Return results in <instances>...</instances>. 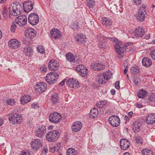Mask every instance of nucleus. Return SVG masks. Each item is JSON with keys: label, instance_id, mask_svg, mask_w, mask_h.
<instances>
[{"label": "nucleus", "instance_id": "nucleus-63", "mask_svg": "<svg viewBox=\"0 0 155 155\" xmlns=\"http://www.w3.org/2000/svg\"><path fill=\"white\" fill-rule=\"evenodd\" d=\"M107 38L111 41H115V38Z\"/></svg>", "mask_w": 155, "mask_h": 155}, {"label": "nucleus", "instance_id": "nucleus-42", "mask_svg": "<svg viewBox=\"0 0 155 155\" xmlns=\"http://www.w3.org/2000/svg\"><path fill=\"white\" fill-rule=\"evenodd\" d=\"M6 103L9 105H13L16 103V101L14 99L9 98L7 100Z\"/></svg>", "mask_w": 155, "mask_h": 155}, {"label": "nucleus", "instance_id": "nucleus-57", "mask_svg": "<svg viewBox=\"0 0 155 155\" xmlns=\"http://www.w3.org/2000/svg\"><path fill=\"white\" fill-rule=\"evenodd\" d=\"M47 68L45 66H43L40 68V70L42 72H45L47 71Z\"/></svg>", "mask_w": 155, "mask_h": 155}, {"label": "nucleus", "instance_id": "nucleus-7", "mask_svg": "<svg viewBox=\"0 0 155 155\" xmlns=\"http://www.w3.org/2000/svg\"><path fill=\"white\" fill-rule=\"evenodd\" d=\"M108 79V76L105 73L99 74L96 78V81L100 84H104Z\"/></svg>", "mask_w": 155, "mask_h": 155}, {"label": "nucleus", "instance_id": "nucleus-46", "mask_svg": "<svg viewBox=\"0 0 155 155\" xmlns=\"http://www.w3.org/2000/svg\"><path fill=\"white\" fill-rule=\"evenodd\" d=\"M71 26L72 28L74 30L78 29L79 27V23L78 22L74 23Z\"/></svg>", "mask_w": 155, "mask_h": 155}, {"label": "nucleus", "instance_id": "nucleus-11", "mask_svg": "<svg viewBox=\"0 0 155 155\" xmlns=\"http://www.w3.org/2000/svg\"><path fill=\"white\" fill-rule=\"evenodd\" d=\"M9 47L14 49L18 48L21 46V42L15 39L10 40L8 42Z\"/></svg>", "mask_w": 155, "mask_h": 155}, {"label": "nucleus", "instance_id": "nucleus-20", "mask_svg": "<svg viewBox=\"0 0 155 155\" xmlns=\"http://www.w3.org/2000/svg\"><path fill=\"white\" fill-rule=\"evenodd\" d=\"M82 126V124L79 121H77L74 122L71 126L72 130L75 132H77L80 131Z\"/></svg>", "mask_w": 155, "mask_h": 155}, {"label": "nucleus", "instance_id": "nucleus-3", "mask_svg": "<svg viewBox=\"0 0 155 155\" xmlns=\"http://www.w3.org/2000/svg\"><path fill=\"white\" fill-rule=\"evenodd\" d=\"M21 118V116H19L18 111L15 110L9 116V120L11 123L15 124L21 123L22 120Z\"/></svg>", "mask_w": 155, "mask_h": 155}, {"label": "nucleus", "instance_id": "nucleus-24", "mask_svg": "<svg viewBox=\"0 0 155 155\" xmlns=\"http://www.w3.org/2000/svg\"><path fill=\"white\" fill-rule=\"evenodd\" d=\"M75 39L79 43L83 44L86 41V38L83 34H77L75 36Z\"/></svg>", "mask_w": 155, "mask_h": 155}, {"label": "nucleus", "instance_id": "nucleus-34", "mask_svg": "<svg viewBox=\"0 0 155 155\" xmlns=\"http://www.w3.org/2000/svg\"><path fill=\"white\" fill-rule=\"evenodd\" d=\"M107 104V101L106 100H103L99 101L96 104L98 108H103L105 107Z\"/></svg>", "mask_w": 155, "mask_h": 155}, {"label": "nucleus", "instance_id": "nucleus-8", "mask_svg": "<svg viewBox=\"0 0 155 155\" xmlns=\"http://www.w3.org/2000/svg\"><path fill=\"white\" fill-rule=\"evenodd\" d=\"M59 66V62L56 60L52 59L48 63V67L49 70L55 71H57Z\"/></svg>", "mask_w": 155, "mask_h": 155}, {"label": "nucleus", "instance_id": "nucleus-9", "mask_svg": "<svg viewBox=\"0 0 155 155\" xmlns=\"http://www.w3.org/2000/svg\"><path fill=\"white\" fill-rule=\"evenodd\" d=\"M28 21L32 25H35L39 21V17L35 13H32L29 15L28 18Z\"/></svg>", "mask_w": 155, "mask_h": 155}, {"label": "nucleus", "instance_id": "nucleus-4", "mask_svg": "<svg viewBox=\"0 0 155 155\" xmlns=\"http://www.w3.org/2000/svg\"><path fill=\"white\" fill-rule=\"evenodd\" d=\"M146 13L145 5H143L140 6L138 9V12L136 14L137 20L140 22L143 21Z\"/></svg>", "mask_w": 155, "mask_h": 155}, {"label": "nucleus", "instance_id": "nucleus-12", "mask_svg": "<svg viewBox=\"0 0 155 155\" xmlns=\"http://www.w3.org/2000/svg\"><path fill=\"white\" fill-rule=\"evenodd\" d=\"M27 17L25 15H21L17 17L15 20V22L21 27L24 26L27 23Z\"/></svg>", "mask_w": 155, "mask_h": 155}, {"label": "nucleus", "instance_id": "nucleus-17", "mask_svg": "<svg viewBox=\"0 0 155 155\" xmlns=\"http://www.w3.org/2000/svg\"><path fill=\"white\" fill-rule=\"evenodd\" d=\"M46 132V129L45 126H41L37 128L35 130V135L38 137H43Z\"/></svg>", "mask_w": 155, "mask_h": 155}, {"label": "nucleus", "instance_id": "nucleus-54", "mask_svg": "<svg viewBox=\"0 0 155 155\" xmlns=\"http://www.w3.org/2000/svg\"><path fill=\"white\" fill-rule=\"evenodd\" d=\"M134 4L137 5H140L141 3V0H132Z\"/></svg>", "mask_w": 155, "mask_h": 155}, {"label": "nucleus", "instance_id": "nucleus-49", "mask_svg": "<svg viewBox=\"0 0 155 155\" xmlns=\"http://www.w3.org/2000/svg\"><path fill=\"white\" fill-rule=\"evenodd\" d=\"M135 140L138 143H140V144L142 143V138L140 136H138L136 137Z\"/></svg>", "mask_w": 155, "mask_h": 155}, {"label": "nucleus", "instance_id": "nucleus-5", "mask_svg": "<svg viewBox=\"0 0 155 155\" xmlns=\"http://www.w3.org/2000/svg\"><path fill=\"white\" fill-rule=\"evenodd\" d=\"M59 75L57 73L51 72L47 74L45 77V80L47 83L52 84L55 83L58 79Z\"/></svg>", "mask_w": 155, "mask_h": 155}, {"label": "nucleus", "instance_id": "nucleus-33", "mask_svg": "<svg viewBox=\"0 0 155 155\" xmlns=\"http://www.w3.org/2000/svg\"><path fill=\"white\" fill-rule=\"evenodd\" d=\"M133 130L134 132L136 133L139 132L141 125L137 122H135L133 124Z\"/></svg>", "mask_w": 155, "mask_h": 155}, {"label": "nucleus", "instance_id": "nucleus-6", "mask_svg": "<svg viewBox=\"0 0 155 155\" xmlns=\"http://www.w3.org/2000/svg\"><path fill=\"white\" fill-rule=\"evenodd\" d=\"M61 114L57 112H54L50 114L49 117L50 121L52 123L56 124L59 123L61 119Z\"/></svg>", "mask_w": 155, "mask_h": 155}, {"label": "nucleus", "instance_id": "nucleus-30", "mask_svg": "<svg viewBox=\"0 0 155 155\" xmlns=\"http://www.w3.org/2000/svg\"><path fill=\"white\" fill-rule=\"evenodd\" d=\"M98 114V111L95 108L91 109L90 111V117L92 118L96 117Z\"/></svg>", "mask_w": 155, "mask_h": 155}, {"label": "nucleus", "instance_id": "nucleus-52", "mask_svg": "<svg viewBox=\"0 0 155 155\" xmlns=\"http://www.w3.org/2000/svg\"><path fill=\"white\" fill-rule=\"evenodd\" d=\"M49 151L51 153H54L55 151V147L54 146H49Z\"/></svg>", "mask_w": 155, "mask_h": 155}, {"label": "nucleus", "instance_id": "nucleus-59", "mask_svg": "<svg viewBox=\"0 0 155 155\" xmlns=\"http://www.w3.org/2000/svg\"><path fill=\"white\" fill-rule=\"evenodd\" d=\"M48 150L47 148H44L43 149V153L46 154L48 152Z\"/></svg>", "mask_w": 155, "mask_h": 155}, {"label": "nucleus", "instance_id": "nucleus-32", "mask_svg": "<svg viewBox=\"0 0 155 155\" xmlns=\"http://www.w3.org/2000/svg\"><path fill=\"white\" fill-rule=\"evenodd\" d=\"M66 58L69 62H74L75 61L74 56L72 53H69L66 54Z\"/></svg>", "mask_w": 155, "mask_h": 155}, {"label": "nucleus", "instance_id": "nucleus-61", "mask_svg": "<svg viewBox=\"0 0 155 155\" xmlns=\"http://www.w3.org/2000/svg\"><path fill=\"white\" fill-rule=\"evenodd\" d=\"M130 43H127L125 44V45L124 46V47L126 49V47H127L128 46H129L130 44Z\"/></svg>", "mask_w": 155, "mask_h": 155}, {"label": "nucleus", "instance_id": "nucleus-27", "mask_svg": "<svg viewBox=\"0 0 155 155\" xmlns=\"http://www.w3.org/2000/svg\"><path fill=\"white\" fill-rule=\"evenodd\" d=\"M101 22L104 25L107 27L112 25V21L108 18L104 17L102 18Z\"/></svg>", "mask_w": 155, "mask_h": 155}, {"label": "nucleus", "instance_id": "nucleus-16", "mask_svg": "<svg viewBox=\"0 0 155 155\" xmlns=\"http://www.w3.org/2000/svg\"><path fill=\"white\" fill-rule=\"evenodd\" d=\"M66 84L70 88L76 89L79 87L78 81L73 78L69 79L67 81Z\"/></svg>", "mask_w": 155, "mask_h": 155}, {"label": "nucleus", "instance_id": "nucleus-23", "mask_svg": "<svg viewBox=\"0 0 155 155\" xmlns=\"http://www.w3.org/2000/svg\"><path fill=\"white\" fill-rule=\"evenodd\" d=\"M145 33L144 29L141 27L138 28L134 31V35L137 38L141 37Z\"/></svg>", "mask_w": 155, "mask_h": 155}, {"label": "nucleus", "instance_id": "nucleus-19", "mask_svg": "<svg viewBox=\"0 0 155 155\" xmlns=\"http://www.w3.org/2000/svg\"><path fill=\"white\" fill-rule=\"evenodd\" d=\"M130 144L129 140L127 139L122 138L120 141V146L122 149L125 150L129 147Z\"/></svg>", "mask_w": 155, "mask_h": 155}, {"label": "nucleus", "instance_id": "nucleus-45", "mask_svg": "<svg viewBox=\"0 0 155 155\" xmlns=\"http://www.w3.org/2000/svg\"><path fill=\"white\" fill-rule=\"evenodd\" d=\"M38 51L41 53H44L45 50L42 46H39L37 48Z\"/></svg>", "mask_w": 155, "mask_h": 155}, {"label": "nucleus", "instance_id": "nucleus-48", "mask_svg": "<svg viewBox=\"0 0 155 155\" xmlns=\"http://www.w3.org/2000/svg\"><path fill=\"white\" fill-rule=\"evenodd\" d=\"M149 99L150 101L155 102V95L153 94H151L149 95Z\"/></svg>", "mask_w": 155, "mask_h": 155}, {"label": "nucleus", "instance_id": "nucleus-64", "mask_svg": "<svg viewBox=\"0 0 155 155\" xmlns=\"http://www.w3.org/2000/svg\"><path fill=\"white\" fill-rule=\"evenodd\" d=\"M133 114V113L132 111L129 112L128 113V115L129 117H131L132 116Z\"/></svg>", "mask_w": 155, "mask_h": 155}, {"label": "nucleus", "instance_id": "nucleus-10", "mask_svg": "<svg viewBox=\"0 0 155 155\" xmlns=\"http://www.w3.org/2000/svg\"><path fill=\"white\" fill-rule=\"evenodd\" d=\"M108 121L111 125L114 127L118 126L120 123L119 118L115 115L111 116L109 118Z\"/></svg>", "mask_w": 155, "mask_h": 155}, {"label": "nucleus", "instance_id": "nucleus-60", "mask_svg": "<svg viewBox=\"0 0 155 155\" xmlns=\"http://www.w3.org/2000/svg\"><path fill=\"white\" fill-rule=\"evenodd\" d=\"M4 123L3 119L2 118H0V126H2Z\"/></svg>", "mask_w": 155, "mask_h": 155}, {"label": "nucleus", "instance_id": "nucleus-22", "mask_svg": "<svg viewBox=\"0 0 155 155\" xmlns=\"http://www.w3.org/2000/svg\"><path fill=\"white\" fill-rule=\"evenodd\" d=\"M50 34L52 38L56 39L59 38L60 36V31L58 29L54 28H52L50 31Z\"/></svg>", "mask_w": 155, "mask_h": 155}, {"label": "nucleus", "instance_id": "nucleus-51", "mask_svg": "<svg viewBox=\"0 0 155 155\" xmlns=\"http://www.w3.org/2000/svg\"><path fill=\"white\" fill-rule=\"evenodd\" d=\"M133 81L134 83L136 84L137 85L139 83V82L140 81V79L139 78L137 77H135L133 79Z\"/></svg>", "mask_w": 155, "mask_h": 155}, {"label": "nucleus", "instance_id": "nucleus-13", "mask_svg": "<svg viewBox=\"0 0 155 155\" xmlns=\"http://www.w3.org/2000/svg\"><path fill=\"white\" fill-rule=\"evenodd\" d=\"M114 48L116 52L120 54V56H118L119 58H120L121 54H123L126 51V49L124 47V45H121V42H120L117 43L114 45Z\"/></svg>", "mask_w": 155, "mask_h": 155}, {"label": "nucleus", "instance_id": "nucleus-43", "mask_svg": "<svg viewBox=\"0 0 155 155\" xmlns=\"http://www.w3.org/2000/svg\"><path fill=\"white\" fill-rule=\"evenodd\" d=\"M33 4L29 5L24 8V11L26 12H28L33 8Z\"/></svg>", "mask_w": 155, "mask_h": 155}, {"label": "nucleus", "instance_id": "nucleus-26", "mask_svg": "<svg viewBox=\"0 0 155 155\" xmlns=\"http://www.w3.org/2000/svg\"><path fill=\"white\" fill-rule=\"evenodd\" d=\"M92 66V68L95 70L100 71L105 68L104 65L103 63H94Z\"/></svg>", "mask_w": 155, "mask_h": 155}, {"label": "nucleus", "instance_id": "nucleus-1", "mask_svg": "<svg viewBox=\"0 0 155 155\" xmlns=\"http://www.w3.org/2000/svg\"><path fill=\"white\" fill-rule=\"evenodd\" d=\"M8 9L10 15L17 16L21 13V11L22 10V6L19 3L17 4L13 3L10 5Z\"/></svg>", "mask_w": 155, "mask_h": 155}, {"label": "nucleus", "instance_id": "nucleus-55", "mask_svg": "<svg viewBox=\"0 0 155 155\" xmlns=\"http://www.w3.org/2000/svg\"><path fill=\"white\" fill-rule=\"evenodd\" d=\"M21 155H31L30 152L28 150L23 151Z\"/></svg>", "mask_w": 155, "mask_h": 155}, {"label": "nucleus", "instance_id": "nucleus-29", "mask_svg": "<svg viewBox=\"0 0 155 155\" xmlns=\"http://www.w3.org/2000/svg\"><path fill=\"white\" fill-rule=\"evenodd\" d=\"M33 51L32 48L30 47L27 46L24 48L23 52L27 56L30 57L32 54Z\"/></svg>", "mask_w": 155, "mask_h": 155}, {"label": "nucleus", "instance_id": "nucleus-2", "mask_svg": "<svg viewBox=\"0 0 155 155\" xmlns=\"http://www.w3.org/2000/svg\"><path fill=\"white\" fill-rule=\"evenodd\" d=\"M59 136L58 130H53L48 132L45 136L46 140L49 142H54L58 139Z\"/></svg>", "mask_w": 155, "mask_h": 155}, {"label": "nucleus", "instance_id": "nucleus-28", "mask_svg": "<svg viewBox=\"0 0 155 155\" xmlns=\"http://www.w3.org/2000/svg\"><path fill=\"white\" fill-rule=\"evenodd\" d=\"M143 65L146 67H150L152 64V61L148 58H144L142 60Z\"/></svg>", "mask_w": 155, "mask_h": 155}, {"label": "nucleus", "instance_id": "nucleus-53", "mask_svg": "<svg viewBox=\"0 0 155 155\" xmlns=\"http://www.w3.org/2000/svg\"><path fill=\"white\" fill-rule=\"evenodd\" d=\"M32 108L35 109H37L39 107L38 104L36 103H34L31 105Z\"/></svg>", "mask_w": 155, "mask_h": 155}, {"label": "nucleus", "instance_id": "nucleus-14", "mask_svg": "<svg viewBox=\"0 0 155 155\" xmlns=\"http://www.w3.org/2000/svg\"><path fill=\"white\" fill-rule=\"evenodd\" d=\"M47 87L46 84L44 82H42L35 86V91L36 92L42 93L45 91Z\"/></svg>", "mask_w": 155, "mask_h": 155}, {"label": "nucleus", "instance_id": "nucleus-58", "mask_svg": "<svg viewBox=\"0 0 155 155\" xmlns=\"http://www.w3.org/2000/svg\"><path fill=\"white\" fill-rule=\"evenodd\" d=\"M120 82L119 81H117L115 83V88L117 89H119L120 88L119 85Z\"/></svg>", "mask_w": 155, "mask_h": 155}, {"label": "nucleus", "instance_id": "nucleus-15", "mask_svg": "<svg viewBox=\"0 0 155 155\" xmlns=\"http://www.w3.org/2000/svg\"><path fill=\"white\" fill-rule=\"evenodd\" d=\"M76 69L78 72L79 74L82 77H84L87 74V69L84 65H78L76 67Z\"/></svg>", "mask_w": 155, "mask_h": 155}, {"label": "nucleus", "instance_id": "nucleus-50", "mask_svg": "<svg viewBox=\"0 0 155 155\" xmlns=\"http://www.w3.org/2000/svg\"><path fill=\"white\" fill-rule=\"evenodd\" d=\"M32 4H33L32 3L31 1H27L25 2L23 4V7L24 8L25 7H26Z\"/></svg>", "mask_w": 155, "mask_h": 155}, {"label": "nucleus", "instance_id": "nucleus-41", "mask_svg": "<svg viewBox=\"0 0 155 155\" xmlns=\"http://www.w3.org/2000/svg\"><path fill=\"white\" fill-rule=\"evenodd\" d=\"M98 46L99 48H106V44L103 39L102 40V39L101 38L100 41L98 43Z\"/></svg>", "mask_w": 155, "mask_h": 155}, {"label": "nucleus", "instance_id": "nucleus-37", "mask_svg": "<svg viewBox=\"0 0 155 155\" xmlns=\"http://www.w3.org/2000/svg\"><path fill=\"white\" fill-rule=\"evenodd\" d=\"M142 153L143 155H153L152 151L149 149H144L142 150Z\"/></svg>", "mask_w": 155, "mask_h": 155}, {"label": "nucleus", "instance_id": "nucleus-18", "mask_svg": "<svg viewBox=\"0 0 155 155\" xmlns=\"http://www.w3.org/2000/svg\"><path fill=\"white\" fill-rule=\"evenodd\" d=\"M31 145L32 149L38 150L41 147L42 144L41 140L39 139H34L31 142Z\"/></svg>", "mask_w": 155, "mask_h": 155}, {"label": "nucleus", "instance_id": "nucleus-38", "mask_svg": "<svg viewBox=\"0 0 155 155\" xmlns=\"http://www.w3.org/2000/svg\"><path fill=\"white\" fill-rule=\"evenodd\" d=\"M131 72L133 74H137L139 73V70L137 66H133L130 69Z\"/></svg>", "mask_w": 155, "mask_h": 155}, {"label": "nucleus", "instance_id": "nucleus-25", "mask_svg": "<svg viewBox=\"0 0 155 155\" xmlns=\"http://www.w3.org/2000/svg\"><path fill=\"white\" fill-rule=\"evenodd\" d=\"M146 121L148 124H152L155 122V114H149L146 117Z\"/></svg>", "mask_w": 155, "mask_h": 155}, {"label": "nucleus", "instance_id": "nucleus-31", "mask_svg": "<svg viewBox=\"0 0 155 155\" xmlns=\"http://www.w3.org/2000/svg\"><path fill=\"white\" fill-rule=\"evenodd\" d=\"M31 98L30 96L29 95L24 96L21 98V103L23 104L28 103L31 100Z\"/></svg>", "mask_w": 155, "mask_h": 155}, {"label": "nucleus", "instance_id": "nucleus-56", "mask_svg": "<svg viewBox=\"0 0 155 155\" xmlns=\"http://www.w3.org/2000/svg\"><path fill=\"white\" fill-rule=\"evenodd\" d=\"M150 55L152 58L155 60V49L151 51L150 52Z\"/></svg>", "mask_w": 155, "mask_h": 155}, {"label": "nucleus", "instance_id": "nucleus-62", "mask_svg": "<svg viewBox=\"0 0 155 155\" xmlns=\"http://www.w3.org/2000/svg\"><path fill=\"white\" fill-rule=\"evenodd\" d=\"M110 93L112 94H114L115 93V91L114 89H112L110 91Z\"/></svg>", "mask_w": 155, "mask_h": 155}, {"label": "nucleus", "instance_id": "nucleus-36", "mask_svg": "<svg viewBox=\"0 0 155 155\" xmlns=\"http://www.w3.org/2000/svg\"><path fill=\"white\" fill-rule=\"evenodd\" d=\"M147 93V91L145 90L141 89L138 91L137 96L139 98H143L146 96Z\"/></svg>", "mask_w": 155, "mask_h": 155}, {"label": "nucleus", "instance_id": "nucleus-47", "mask_svg": "<svg viewBox=\"0 0 155 155\" xmlns=\"http://www.w3.org/2000/svg\"><path fill=\"white\" fill-rule=\"evenodd\" d=\"M16 28V25L15 22H13L11 25V31L14 32Z\"/></svg>", "mask_w": 155, "mask_h": 155}, {"label": "nucleus", "instance_id": "nucleus-35", "mask_svg": "<svg viewBox=\"0 0 155 155\" xmlns=\"http://www.w3.org/2000/svg\"><path fill=\"white\" fill-rule=\"evenodd\" d=\"M67 155H77L78 152L74 148H69L67 151Z\"/></svg>", "mask_w": 155, "mask_h": 155}, {"label": "nucleus", "instance_id": "nucleus-44", "mask_svg": "<svg viewBox=\"0 0 155 155\" xmlns=\"http://www.w3.org/2000/svg\"><path fill=\"white\" fill-rule=\"evenodd\" d=\"M2 14L5 18L7 19L8 15V13L7 10L5 8H4L2 11Z\"/></svg>", "mask_w": 155, "mask_h": 155}, {"label": "nucleus", "instance_id": "nucleus-40", "mask_svg": "<svg viewBox=\"0 0 155 155\" xmlns=\"http://www.w3.org/2000/svg\"><path fill=\"white\" fill-rule=\"evenodd\" d=\"M86 3L89 8H91L94 5L95 2L94 0H86Z\"/></svg>", "mask_w": 155, "mask_h": 155}, {"label": "nucleus", "instance_id": "nucleus-39", "mask_svg": "<svg viewBox=\"0 0 155 155\" xmlns=\"http://www.w3.org/2000/svg\"><path fill=\"white\" fill-rule=\"evenodd\" d=\"M58 98V94L56 93L53 94L52 95L51 97V101L54 103H55L57 102Z\"/></svg>", "mask_w": 155, "mask_h": 155}, {"label": "nucleus", "instance_id": "nucleus-21", "mask_svg": "<svg viewBox=\"0 0 155 155\" xmlns=\"http://www.w3.org/2000/svg\"><path fill=\"white\" fill-rule=\"evenodd\" d=\"M25 35L28 38H32L36 35V31L32 28H28L25 31Z\"/></svg>", "mask_w": 155, "mask_h": 155}]
</instances>
